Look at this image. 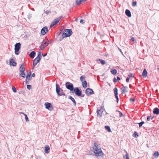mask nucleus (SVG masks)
I'll list each match as a JSON object with an SVG mask.
<instances>
[{
  "mask_svg": "<svg viewBox=\"0 0 159 159\" xmlns=\"http://www.w3.org/2000/svg\"><path fill=\"white\" fill-rule=\"evenodd\" d=\"M93 152L95 154V156L97 157H103V153L102 151L100 145L97 143H94V144Z\"/></svg>",
  "mask_w": 159,
  "mask_h": 159,
  "instance_id": "nucleus-1",
  "label": "nucleus"
},
{
  "mask_svg": "<svg viewBox=\"0 0 159 159\" xmlns=\"http://www.w3.org/2000/svg\"><path fill=\"white\" fill-rule=\"evenodd\" d=\"M42 57L41 53L39 52L38 56L34 60L33 65V69L35 67V66L39 61Z\"/></svg>",
  "mask_w": 159,
  "mask_h": 159,
  "instance_id": "nucleus-2",
  "label": "nucleus"
},
{
  "mask_svg": "<svg viewBox=\"0 0 159 159\" xmlns=\"http://www.w3.org/2000/svg\"><path fill=\"white\" fill-rule=\"evenodd\" d=\"M56 92L58 96H61L62 95H65V94L62 92V90L61 89L60 87L57 84H56Z\"/></svg>",
  "mask_w": 159,
  "mask_h": 159,
  "instance_id": "nucleus-3",
  "label": "nucleus"
},
{
  "mask_svg": "<svg viewBox=\"0 0 159 159\" xmlns=\"http://www.w3.org/2000/svg\"><path fill=\"white\" fill-rule=\"evenodd\" d=\"M64 32V33H63L62 34L63 38L70 36L72 33V31L69 29L65 30Z\"/></svg>",
  "mask_w": 159,
  "mask_h": 159,
  "instance_id": "nucleus-4",
  "label": "nucleus"
},
{
  "mask_svg": "<svg viewBox=\"0 0 159 159\" xmlns=\"http://www.w3.org/2000/svg\"><path fill=\"white\" fill-rule=\"evenodd\" d=\"M21 44L20 43H16L15 46V53L16 55H18L19 53L18 52L20 50V48Z\"/></svg>",
  "mask_w": 159,
  "mask_h": 159,
  "instance_id": "nucleus-5",
  "label": "nucleus"
},
{
  "mask_svg": "<svg viewBox=\"0 0 159 159\" xmlns=\"http://www.w3.org/2000/svg\"><path fill=\"white\" fill-rule=\"evenodd\" d=\"M66 87L68 89L70 90L71 91H73L74 89L73 84L69 82L66 83Z\"/></svg>",
  "mask_w": 159,
  "mask_h": 159,
  "instance_id": "nucleus-6",
  "label": "nucleus"
},
{
  "mask_svg": "<svg viewBox=\"0 0 159 159\" xmlns=\"http://www.w3.org/2000/svg\"><path fill=\"white\" fill-rule=\"evenodd\" d=\"M73 91L75 93L76 95L78 96H80L81 95V92L77 87L75 88Z\"/></svg>",
  "mask_w": 159,
  "mask_h": 159,
  "instance_id": "nucleus-7",
  "label": "nucleus"
},
{
  "mask_svg": "<svg viewBox=\"0 0 159 159\" xmlns=\"http://www.w3.org/2000/svg\"><path fill=\"white\" fill-rule=\"evenodd\" d=\"M44 105L45 107V108L50 111H52L53 110V107L51 105V103L49 102H45Z\"/></svg>",
  "mask_w": 159,
  "mask_h": 159,
  "instance_id": "nucleus-8",
  "label": "nucleus"
},
{
  "mask_svg": "<svg viewBox=\"0 0 159 159\" xmlns=\"http://www.w3.org/2000/svg\"><path fill=\"white\" fill-rule=\"evenodd\" d=\"M48 43L46 41H43L42 42V43L40 46V49L41 50H43L44 48L48 46Z\"/></svg>",
  "mask_w": 159,
  "mask_h": 159,
  "instance_id": "nucleus-9",
  "label": "nucleus"
},
{
  "mask_svg": "<svg viewBox=\"0 0 159 159\" xmlns=\"http://www.w3.org/2000/svg\"><path fill=\"white\" fill-rule=\"evenodd\" d=\"M113 90H114V94L115 95V97L117 100V102H118V100H119V99H118V89L116 88L115 87L114 89Z\"/></svg>",
  "mask_w": 159,
  "mask_h": 159,
  "instance_id": "nucleus-10",
  "label": "nucleus"
},
{
  "mask_svg": "<svg viewBox=\"0 0 159 159\" xmlns=\"http://www.w3.org/2000/svg\"><path fill=\"white\" fill-rule=\"evenodd\" d=\"M41 33L43 35H44L48 32V28L46 26L43 27L41 30Z\"/></svg>",
  "mask_w": 159,
  "mask_h": 159,
  "instance_id": "nucleus-11",
  "label": "nucleus"
},
{
  "mask_svg": "<svg viewBox=\"0 0 159 159\" xmlns=\"http://www.w3.org/2000/svg\"><path fill=\"white\" fill-rule=\"evenodd\" d=\"M31 73L29 72L27 73L26 75V83L27 84L28 82L31 79Z\"/></svg>",
  "mask_w": 159,
  "mask_h": 159,
  "instance_id": "nucleus-12",
  "label": "nucleus"
},
{
  "mask_svg": "<svg viewBox=\"0 0 159 159\" xmlns=\"http://www.w3.org/2000/svg\"><path fill=\"white\" fill-rule=\"evenodd\" d=\"M121 93L124 94L128 91V88L126 86H123L121 88Z\"/></svg>",
  "mask_w": 159,
  "mask_h": 159,
  "instance_id": "nucleus-13",
  "label": "nucleus"
},
{
  "mask_svg": "<svg viewBox=\"0 0 159 159\" xmlns=\"http://www.w3.org/2000/svg\"><path fill=\"white\" fill-rule=\"evenodd\" d=\"M60 18H58L55 19L54 21L52 22L50 25V27H52L56 24L58 22H59L60 20Z\"/></svg>",
  "mask_w": 159,
  "mask_h": 159,
  "instance_id": "nucleus-14",
  "label": "nucleus"
},
{
  "mask_svg": "<svg viewBox=\"0 0 159 159\" xmlns=\"http://www.w3.org/2000/svg\"><path fill=\"white\" fill-rule=\"evenodd\" d=\"M85 93L86 94L89 95L93 94V91L91 89L87 88L86 89Z\"/></svg>",
  "mask_w": 159,
  "mask_h": 159,
  "instance_id": "nucleus-15",
  "label": "nucleus"
},
{
  "mask_svg": "<svg viewBox=\"0 0 159 159\" xmlns=\"http://www.w3.org/2000/svg\"><path fill=\"white\" fill-rule=\"evenodd\" d=\"M87 0H76L75 2V5H78L85 2Z\"/></svg>",
  "mask_w": 159,
  "mask_h": 159,
  "instance_id": "nucleus-16",
  "label": "nucleus"
},
{
  "mask_svg": "<svg viewBox=\"0 0 159 159\" xmlns=\"http://www.w3.org/2000/svg\"><path fill=\"white\" fill-rule=\"evenodd\" d=\"M10 65L15 66H16V63L13 59H11L10 60Z\"/></svg>",
  "mask_w": 159,
  "mask_h": 159,
  "instance_id": "nucleus-17",
  "label": "nucleus"
},
{
  "mask_svg": "<svg viewBox=\"0 0 159 159\" xmlns=\"http://www.w3.org/2000/svg\"><path fill=\"white\" fill-rule=\"evenodd\" d=\"M45 152L46 153H48L49 152L50 147L49 146L46 145L45 147Z\"/></svg>",
  "mask_w": 159,
  "mask_h": 159,
  "instance_id": "nucleus-18",
  "label": "nucleus"
},
{
  "mask_svg": "<svg viewBox=\"0 0 159 159\" xmlns=\"http://www.w3.org/2000/svg\"><path fill=\"white\" fill-rule=\"evenodd\" d=\"M153 113L155 114L158 115L159 114V109L156 107L154 109Z\"/></svg>",
  "mask_w": 159,
  "mask_h": 159,
  "instance_id": "nucleus-19",
  "label": "nucleus"
},
{
  "mask_svg": "<svg viewBox=\"0 0 159 159\" xmlns=\"http://www.w3.org/2000/svg\"><path fill=\"white\" fill-rule=\"evenodd\" d=\"M35 55V52L34 51H32L29 54V56L31 58H34Z\"/></svg>",
  "mask_w": 159,
  "mask_h": 159,
  "instance_id": "nucleus-20",
  "label": "nucleus"
},
{
  "mask_svg": "<svg viewBox=\"0 0 159 159\" xmlns=\"http://www.w3.org/2000/svg\"><path fill=\"white\" fill-rule=\"evenodd\" d=\"M147 75V71L146 69H144L142 73V76L143 77H146Z\"/></svg>",
  "mask_w": 159,
  "mask_h": 159,
  "instance_id": "nucleus-21",
  "label": "nucleus"
},
{
  "mask_svg": "<svg viewBox=\"0 0 159 159\" xmlns=\"http://www.w3.org/2000/svg\"><path fill=\"white\" fill-rule=\"evenodd\" d=\"M125 14L128 17H130L131 16V12L129 10H126L125 11Z\"/></svg>",
  "mask_w": 159,
  "mask_h": 159,
  "instance_id": "nucleus-22",
  "label": "nucleus"
},
{
  "mask_svg": "<svg viewBox=\"0 0 159 159\" xmlns=\"http://www.w3.org/2000/svg\"><path fill=\"white\" fill-rule=\"evenodd\" d=\"M25 70V68L24 65L22 64L21 65L20 68V72H24Z\"/></svg>",
  "mask_w": 159,
  "mask_h": 159,
  "instance_id": "nucleus-23",
  "label": "nucleus"
},
{
  "mask_svg": "<svg viewBox=\"0 0 159 159\" xmlns=\"http://www.w3.org/2000/svg\"><path fill=\"white\" fill-rule=\"evenodd\" d=\"M97 112L98 115V116H101V114L102 112V110L101 109H98Z\"/></svg>",
  "mask_w": 159,
  "mask_h": 159,
  "instance_id": "nucleus-24",
  "label": "nucleus"
},
{
  "mask_svg": "<svg viewBox=\"0 0 159 159\" xmlns=\"http://www.w3.org/2000/svg\"><path fill=\"white\" fill-rule=\"evenodd\" d=\"M82 85L84 88H86L87 87V82L85 80H84L82 82Z\"/></svg>",
  "mask_w": 159,
  "mask_h": 159,
  "instance_id": "nucleus-25",
  "label": "nucleus"
},
{
  "mask_svg": "<svg viewBox=\"0 0 159 159\" xmlns=\"http://www.w3.org/2000/svg\"><path fill=\"white\" fill-rule=\"evenodd\" d=\"M69 98L73 102L74 105L75 106L76 104V102L74 99L71 96L69 97Z\"/></svg>",
  "mask_w": 159,
  "mask_h": 159,
  "instance_id": "nucleus-26",
  "label": "nucleus"
},
{
  "mask_svg": "<svg viewBox=\"0 0 159 159\" xmlns=\"http://www.w3.org/2000/svg\"><path fill=\"white\" fill-rule=\"evenodd\" d=\"M153 156L155 157H157L159 156V153L158 151H156L153 154Z\"/></svg>",
  "mask_w": 159,
  "mask_h": 159,
  "instance_id": "nucleus-27",
  "label": "nucleus"
},
{
  "mask_svg": "<svg viewBox=\"0 0 159 159\" xmlns=\"http://www.w3.org/2000/svg\"><path fill=\"white\" fill-rule=\"evenodd\" d=\"M111 73L113 75H115L117 73V70L115 69H114L111 71Z\"/></svg>",
  "mask_w": 159,
  "mask_h": 159,
  "instance_id": "nucleus-28",
  "label": "nucleus"
},
{
  "mask_svg": "<svg viewBox=\"0 0 159 159\" xmlns=\"http://www.w3.org/2000/svg\"><path fill=\"white\" fill-rule=\"evenodd\" d=\"M20 72V75L23 77V78H25V74L24 73V72Z\"/></svg>",
  "mask_w": 159,
  "mask_h": 159,
  "instance_id": "nucleus-29",
  "label": "nucleus"
},
{
  "mask_svg": "<svg viewBox=\"0 0 159 159\" xmlns=\"http://www.w3.org/2000/svg\"><path fill=\"white\" fill-rule=\"evenodd\" d=\"M105 129L107 130L109 132H110L111 131V129L110 128V127L109 126H106L105 127Z\"/></svg>",
  "mask_w": 159,
  "mask_h": 159,
  "instance_id": "nucleus-30",
  "label": "nucleus"
},
{
  "mask_svg": "<svg viewBox=\"0 0 159 159\" xmlns=\"http://www.w3.org/2000/svg\"><path fill=\"white\" fill-rule=\"evenodd\" d=\"M21 113L24 114V116H25L26 121H29V120L28 119V117H27V115L26 114H25L23 113H22V112H21Z\"/></svg>",
  "mask_w": 159,
  "mask_h": 159,
  "instance_id": "nucleus-31",
  "label": "nucleus"
},
{
  "mask_svg": "<svg viewBox=\"0 0 159 159\" xmlns=\"http://www.w3.org/2000/svg\"><path fill=\"white\" fill-rule=\"evenodd\" d=\"M133 136L135 138H137L139 136V135L137 132H134V134H133Z\"/></svg>",
  "mask_w": 159,
  "mask_h": 159,
  "instance_id": "nucleus-32",
  "label": "nucleus"
},
{
  "mask_svg": "<svg viewBox=\"0 0 159 159\" xmlns=\"http://www.w3.org/2000/svg\"><path fill=\"white\" fill-rule=\"evenodd\" d=\"M85 76L82 75V76L80 78V80L82 82H83V81H84V80L85 79Z\"/></svg>",
  "mask_w": 159,
  "mask_h": 159,
  "instance_id": "nucleus-33",
  "label": "nucleus"
},
{
  "mask_svg": "<svg viewBox=\"0 0 159 159\" xmlns=\"http://www.w3.org/2000/svg\"><path fill=\"white\" fill-rule=\"evenodd\" d=\"M99 60L100 61V62L102 65H104L105 62L104 60H103L99 59Z\"/></svg>",
  "mask_w": 159,
  "mask_h": 159,
  "instance_id": "nucleus-34",
  "label": "nucleus"
},
{
  "mask_svg": "<svg viewBox=\"0 0 159 159\" xmlns=\"http://www.w3.org/2000/svg\"><path fill=\"white\" fill-rule=\"evenodd\" d=\"M136 4H137L136 2L133 1L132 2V5L133 7L135 6L136 5Z\"/></svg>",
  "mask_w": 159,
  "mask_h": 159,
  "instance_id": "nucleus-35",
  "label": "nucleus"
},
{
  "mask_svg": "<svg viewBox=\"0 0 159 159\" xmlns=\"http://www.w3.org/2000/svg\"><path fill=\"white\" fill-rule=\"evenodd\" d=\"M12 89L13 91L14 92L16 93V89L15 87H12Z\"/></svg>",
  "mask_w": 159,
  "mask_h": 159,
  "instance_id": "nucleus-36",
  "label": "nucleus"
},
{
  "mask_svg": "<svg viewBox=\"0 0 159 159\" xmlns=\"http://www.w3.org/2000/svg\"><path fill=\"white\" fill-rule=\"evenodd\" d=\"M144 123V121H142V122L139 123V127H141L142 126V125H143V124Z\"/></svg>",
  "mask_w": 159,
  "mask_h": 159,
  "instance_id": "nucleus-37",
  "label": "nucleus"
},
{
  "mask_svg": "<svg viewBox=\"0 0 159 159\" xmlns=\"http://www.w3.org/2000/svg\"><path fill=\"white\" fill-rule=\"evenodd\" d=\"M128 76L129 77V78H130L131 77H133L134 75L133 74L131 73L129 75H128Z\"/></svg>",
  "mask_w": 159,
  "mask_h": 159,
  "instance_id": "nucleus-38",
  "label": "nucleus"
},
{
  "mask_svg": "<svg viewBox=\"0 0 159 159\" xmlns=\"http://www.w3.org/2000/svg\"><path fill=\"white\" fill-rule=\"evenodd\" d=\"M27 88L29 89H30L31 88V86L30 85H28L27 86Z\"/></svg>",
  "mask_w": 159,
  "mask_h": 159,
  "instance_id": "nucleus-39",
  "label": "nucleus"
},
{
  "mask_svg": "<svg viewBox=\"0 0 159 159\" xmlns=\"http://www.w3.org/2000/svg\"><path fill=\"white\" fill-rule=\"evenodd\" d=\"M84 20H81L80 21V22L81 24H83L84 23Z\"/></svg>",
  "mask_w": 159,
  "mask_h": 159,
  "instance_id": "nucleus-40",
  "label": "nucleus"
},
{
  "mask_svg": "<svg viewBox=\"0 0 159 159\" xmlns=\"http://www.w3.org/2000/svg\"><path fill=\"white\" fill-rule=\"evenodd\" d=\"M126 159H129V155L128 154V153L126 154Z\"/></svg>",
  "mask_w": 159,
  "mask_h": 159,
  "instance_id": "nucleus-41",
  "label": "nucleus"
},
{
  "mask_svg": "<svg viewBox=\"0 0 159 159\" xmlns=\"http://www.w3.org/2000/svg\"><path fill=\"white\" fill-rule=\"evenodd\" d=\"M130 100L132 101L133 102H134L135 101V98H131L130 99Z\"/></svg>",
  "mask_w": 159,
  "mask_h": 159,
  "instance_id": "nucleus-42",
  "label": "nucleus"
},
{
  "mask_svg": "<svg viewBox=\"0 0 159 159\" xmlns=\"http://www.w3.org/2000/svg\"><path fill=\"white\" fill-rule=\"evenodd\" d=\"M131 40L132 41H135V39H134V38L133 37H132L131 39Z\"/></svg>",
  "mask_w": 159,
  "mask_h": 159,
  "instance_id": "nucleus-43",
  "label": "nucleus"
},
{
  "mask_svg": "<svg viewBox=\"0 0 159 159\" xmlns=\"http://www.w3.org/2000/svg\"><path fill=\"white\" fill-rule=\"evenodd\" d=\"M117 81V80H116V78H114V82H115V83H116V82Z\"/></svg>",
  "mask_w": 159,
  "mask_h": 159,
  "instance_id": "nucleus-44",
  "label": "nucleus"
},
{
  "mask_svg": "<svg viewBox=\"0 0 159 159\" xmlns=\"http://www.w3.org/2000/svg\"><path fill=\"white\" fill-rule=\"evenodd\" d=\"M129 77H127L126 78V82H129Z\"/></svg>",
  "mask_w": 159,
  "mask_h": 159,
  "instance_id": "nucleus-45",
  "label": "nucleus"
},
{
  "mask_svg": "<svg viewBox=\"0 0 159 159\" xmlns=\"http://www.w3.org/2000/svg\"><path fill=\"white\" fill-rule=\"evenodd\" d=\"M120 80V78L119 77H117V80Z\"/></svg>",
  "mask_w": 159,
  "mask_h": 159,
  "instance_id": "nucleus-46",
  "label": "nucleus"
},
{
  "mask_svg": "<svg viewBox=\"0 0 159 159\" xmlns=\"http://www.w3.org/2000/svg\"><path fill=\"white\" fill-rule=\"evenodd\" d=\"M147 120H148V121H149V116H147Z\"/></svg>",
  "mask_w": 159,
  "mask_h": 159,
  "instance_id": "nucleus-47",
  "label": "nucleus"
},
{
  "mask_svg": "<svg viewBox=\"0 0 159 159\" xmlns=\"http://www.w3.org/2000/svg\"><path fill=\"white\" fill-rule=\"evenodd\" d=\"M35 75L34 73H33L32 75V76L33 77H34L35 76Z\"/></svg>",
  "mask_w": 159,
  "mask_h": 159,
  "instance_id": "nucleus-48",
  "label": "nucleus"
},
{
  "mask_svg": "<svg viewBox=\"0 0 159 159\" xmlns=\"http://www.w3.org/2000/svg\"><path fill=\"white\" fill-rule=\"evenodd\" d=\"M153 117L152 116H150V117H149V118L150 119L151 118V119H152L153 118Z\"/></svg>",
  "mask_w": 159,
  "mask_h": 159,
  "instance_id": "nucleus-49",
  "label": "nucleus"
},
{
  "mask_svg": "<svg viewBox=\"0 0 159 159\" xmlns=\"http://www.w3.org/2000/svg\"><path fill=\"white\" fill-rule=\"evenodd\" d=\"M78 19L76 18V19L75 20V21H77L78 20Z\"/></svg>",
  "mask_w": 159,
  "mask_h": 159,
  "instance_id": "nucleus-50",
  "label": "nucleus"
},
{
  "mask_svg": "<svg viewBox=\"0 0 159 159\" xmlns=\"http://www.w3.org/2000/svg\"><path fill=\"white\" fill-rule=\"evenodd\" d=\"M46 55H47V54H45V55H43V57H44V56H46Z\"/></svg>",
  "mask_w": 159,
  "mask_h": 159,
  "instance_id": "nucleus-51",
  "label": "nucleus"
},
{
  "mask_svg": "<svg viewBox=\"0 0 159 159\" xmlns=\"http://www.w3.org/2000/svg\"><path fill=\"white\" fill-rule=\"evenodd\" d=\"M158 120H159V117L158 118Z\"/></svg>",
  "mask_w": 159,
  "mask_h": 159,
  "instance_id": "nucleus-52",
  "label": "nucleus"
}]
</instances>
